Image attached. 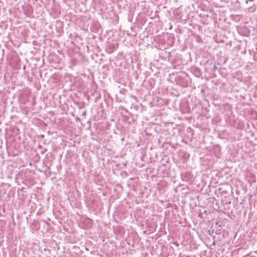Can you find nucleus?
Returning <instances> with one entry per match:
<instances>
[{"label":"nucleus","mask_w":257,"mask_h":257,"mask_svg":"<svg viewBox=\"0 0 257 257\" xmlns=\"http://www.w3.org/2000/svg\"><path fill=\"white\" fill-rule=\"evenodd\" d=\"M218 68H217V67L216 66V65L215 64L214 66H213V67L212 68V70L213 71H215L216 70H217Z\"/></svg>","instance_id":"nucleus-1"},{"label":"nucleus","mask_w":257,"mask_h":257,"mask_svg":"<svg viewBox=\"0 0 257 257\" xmlns=\"http://www.w3.org/2000/svg\"><path fill=\"white\" fill-rule=\"evenodd\" d=\"M86 114V112L85 111H84L83 113H82V115H85Z\"/></svg>","instance_id":"nucleus-2"}]
</instances>
